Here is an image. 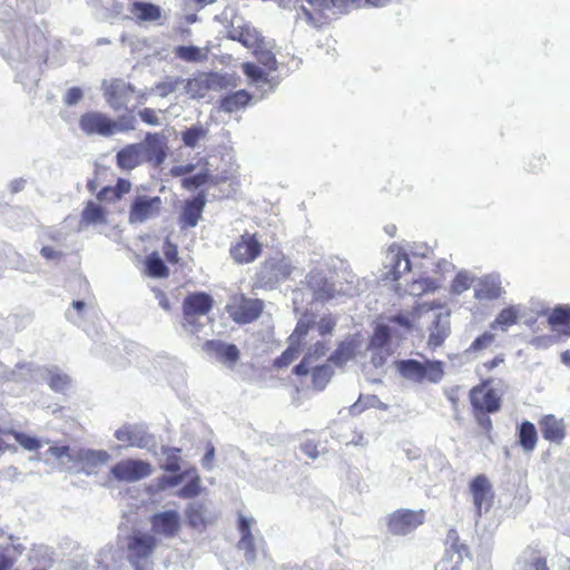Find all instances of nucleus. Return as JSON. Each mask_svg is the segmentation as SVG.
<instances>
[{
    "mask_svg": "<svg viewBox=\"0 0 570 570\" xmlns=\"http://www.w3.org/2000/svg\"><path fill=\"white\" fill-rule=\"evenodd\" d=\"M206 512L207 510L204 503L197 501L189 503L186 509V517L189 524L193 528L205 525L207 522Z\"/></svg>",
    "mask_w": 570,
    "mask_h": 570,
    "instance_id": "obj_43",
    "label": "nucleus"
},
{
    "mask_svg": "<svg viewBox=\"0 0 570 570\" xmlns=\"http://www.w3.org/2000/svg\"><path fill=\"white\" fill-rule=\"evenodd\" d=\"M87 311V304L77 299L71 303V308L66 312V317L72 324L80 326Z\"/></svg>",
    "mask_w": 570,
    "mask_h": 570,
    "instance_id": "obj_57",
    "label": "nucleus"
},
{
    "mask_svg": "<svg viewBox=\"0 0 570 570\" xmlns=\"http://www.w3.org/2000/svg\"><path fill=\"white\" fill-rule=\"evenodd\" d=\"M48 384L50 389L58 393H65L70 386V377L60 372L49 371Z\"/></svg>",
    "mask_w": 570,
    "mask_h": 570,
    "instance_id": "obj_53",
    "label": "nucleus"
},
{
    "mask_svg": "<svg viewBox=\"0 0 570 570\" xmlns=\"http://www.w3.org/2000/svg\"><path fill=\"white\" fill-rule=\"evenodd\" d=\"M384 407L385 405L379 400L376 395H367L365 397L360 396L358 400L351 405L350 412L353 415L361 414L367 407Z\"/></svg>",
    "mask_w": 570,
    "mask_h": 570,
    "instance_id": "obj_54",
    "label": "nucleus"
},
{
    "mask_svg": "<svg viewBox=\"0 0 570 570\" xmlns=\"http://www.w3.org/2000/svg\"><path fill=\"white\" fill-rule=\"evenodd\" d=\"M118 441L127 442L129 446L150 450L155 448L156 441L153 434L144 424L124 425L115 432Z\"/></svg>",
    "mask_w": 570,
    "mask_h": 570,
    "instance_id": "obj_11",
    "label": "nucleus"
},
{
    "mask_svg": "<svg viewBox=\"0 0 570 570\" xmlns=\"http://www.w3.org/2000/svg\"><path fill=\"white\" fill-rule=\"evenodd\" d=\"M111 118L100 111H89L79 119V127L87 136L98 135L102 137L112 136Z\"/></svg>",
    "mask_w": 570,
    "mask_h": 570,
    "instance_id": "obj_15",
    "label": "nucleus"
},
{
    "mask_svg": "<svg viewBox=\"0 0 570 570\" xmlns=\"http://www.w3.org/2000/svg\"><path fill=\"white\" fill-rule=\"evenodd\" d=\"M14 440L26 450L36 451L41 446L40 441L35 438L24 434L23 432H13Z\"/></svg>",
    "mask_w": 570,
    "mask_h": 570,
    "instance_id": "obj_63",
    "label": "nucleus"
},
{
    "mask_svg": "<svg viewBox=\"0 0 570 570\" xmlns=\"http://www.w3.org/2000/svg\"><path fill=\"white\" fill-rule=\"evenodd\" d=\"M263 311L261 299L243 298L242 302L229 308L232 318L238 324H247L259 317Z\"/></svg>",
    "mask_w": 570,
    "mask_h": 570,
    "instance_id": "obj_24",
    "label": "nucleus"
},
{
    "mask_svg": "<svg viewBox=\"0 0 570 570\" xmlns=\"http://www.w3.org/2000/svg\"><path fill=\"white\" fill-rule=\"evenodd\" d=\"M391 338V332L387 325L380 324L375 327L374 334L371 337L370 346L372 348H382Z\"/></svg>",
    "mask_w": 570,
    "mask_h": 570,
    "instance_id": "obj_60",
    "label": "nucleus"
},
{
    "mask_svg": "<svg viewBox=\"0 0 570 570\" xmlns=\"http://www.w3.org/2000/svg\"><path fill=\"white\" fill-rule=\"evenodd\" d=\"M153 469L150 463L137 460H121L111 466V475L119 482H136L150 475Z\"/></svg>",
    "mask_w": 570,
    "mask_h": 570,
    "instance_id": "obj_7",
    "label": "nucleus"
},
{
    "mask_svg": "<svg viewBox=\"0 0 570 570\" xmlns=\"http://www.w3.org/2000/svg\"><path fill=\"white\" fill-rule=\"evenodd\" d=\"M470 402L473 411H485L488 413H495L501 407L500 397L492 389L484 386H474L470 391Z\"/></svg>",
    "mask_w": 570,
    "mask_h": 570,
    "instance_id": "obj_17",
    "label": "nucleus"
},
{
    "mask_svg": "<svg viewBox=\"0 0 570 570\" xmlns=\"http://www.w3.org/2000/svg\"><path fill=\"white\" fill-rule=\"evenodd\" d=\"M514 570H549L547 560L541 553L533 549L527 548L519 556Z\"/></svg>",
    "mask_w": 570,
    "mask_h": 570,
    "instance_id": "obj_30",
    "label": "nucleus"
},
{
    "mask_svg": "<svg viewBox=\"0 0 570 570\" xmlns=\"http://www.w3.org/2000/svg\"><path fill=\"white\" fill-rule=\"evenodd\" d=\"M144 160L154 167L160 166L167 157V138L163 134L147 132L144 141L138 142Z\"/></svg>",
    "mask_w": 570,
    "mask_h": 570,
    "instance_id": "obj_13",
    "label": "nucleus"
},
{
    "mask_svg": "<svg viewBox=\"0 0 570 570\" xmlns=\"http://www.w3.org/2000/svg\"><path fill=\"white\" fill-rule=\"evenodd\" d=\"M242 69L250 82L256 85L258 88L268 85L269 91H272L277 86L274 77L271 78L267 72L253 62H244L242 65Z\"/></svg>",
    "mask_w": 570,
    "mask_h": 570,
    "instance_id": "obj_32",
    "label": "nucleus"
},
{
    "mask_svg": "<svg viewBox=\"0 0 570 570\" xmlns=\"http://www.w3.org/2000/svg\"><path fill=\"white\" fill-rule=\"evenodd\" d=\"M174 52L177 58L187 62H199L207 59V52L196 46H178Z\"/></svg>",
    "mask_w": 570,
    "mask_h": 570,
    "instance_id": "obj_42",
    "label": "nucleus"
},
{
    "mask_svg": "<svg viewBox=\"0 0 570 570\" xmlns=\"http://www.w3.org/2000/svg\"><path fill=\"white\" fill-rule=\"evenodd\" d=\"M141 148L138 142L125 146L116 155L117 166L124 170H132L141 165L145 161Z\"/></svg>",
    "mask_w": 570,
    "mask_h": 570,
    "instance_id": "obj_29",
    "label": "nucleus"
},
{
    "mask_svg": "<svg viewBox=\"0 0 570 570\" xmlns=\"http://www.w3.org/2000/svg\"><path fill=\"white\" fill-rule=\"evenodd\" d=\"M306 282L315 301H330L335 298L342 292V288L337 289L335 285L330 283L321 272H311L306 276Z\"/></svg>",
    "mask_w": 570,
    "mask_h": 570,
    "instance_id": "obj_19",
    "label": "nucleus"
},
{
    "mask_svg": "<svg viewBox=\"0 0 570 570\" xmlns=\"http://www.w3.org/2000/svg\"><path fill=\"white\" fill-rule=\"evenodd\" d=\"M548 322L552 327L568 325L570 323V306L559 305L554 307L548 317Z\"/></svg>",
    "mask_w": 570,
    "mask_h": 570,
    "instance_id": "obj_56",
    "label": "nucleus"
},
{
    "mask_svg": "<svg viewBox=\"0 0 570 570\" xmlns=\"http://www.w3.org/2000/svg\"><path fill=\"white\" fill-rule=\"evenodd\" d=\"M213 307V298L210 295L199 292L193 293L185 297L183 303L184 326L191 327L197 331L196 321L199 316L206 315Z\"/></svg>",
    "mask_w": 570,
    "mask_h": 570,
    "instance_id": "obj_8",
    "label": "nucleus"
},
{
    "mask_svg": "<svg viewBox=\"0 0 570 570\" xmlns=\"http://www.w3.org/2000/svg\"><path fill=\"white\" fill-rule=\"evenodd\" d=\"M423 511L401 509L392 513L389 518V530L395 535H404L416 529L423 523Z\"/></svg>",
    "mask_w": 570,
    "mask_h": 570,
    "instance_id": "obj_12",
    "label": "nucleus"
},
{
    "mask_svg": "<svg viewBox=\"0 0 570 570\" xmlns=\"http://www.w3.org/2000/svg\"><path fill=\"white\" fill-rule=\"evenodd\" d=\"M206 205V197L203 193L185 202L180 213V223L184 227L197 226Z\"/></svg>",
    "mask_w": 570,
    "mask_h": 570,
    "instance_id": "obj_26",
    "label": "nucleus"
},
{
    "mask_svg": "<svg viewBox=\"0 0 570 570\" xmlns=\"http://www.w3.org/2000/svg\"><path fill=\"white\" fill-rule=\"evenodd\" d=\"M149 522L154 534L165 539L178 535L181 527V518L177 510L156 512L150 517Z\"/></svg>",
    "mask_w": 570,
    "mask_h": 570,
    "instance_id": "obj_9",
    "label": "nucleus"
},
{
    "mask_svg": "<svg viewBox=\"0 0 570 570\" xmlns=\"http://www.w3.org/2000/svg\"><path fill=\"white\" fill-rule=\"evenodd\" d=\"M470 491L473 497V503L478 517L482 514V510L488 511L491 507V484L485 475L480 474L473 479L470 484Z\"/></svg>",
    "mask_w": 570,
    "mask_h": 570,
    "instance_id": "obj_23",
    "label": "nucleus"
},
{
    "mask_svg": "<svg viewBox=\"0 0 570 570\" xmlns=\"http://www.w3.org/2000/svg\"><path fill=\"white\" fill-rule=\"evenodd\" d=\"M293 271L294 266L291 259L284 255L266 258L256 272L255 286L274 289L277 285L285 282Z\"/></svg>",
    "mask_w": 570,
    "mask_h": 570,
    "instance_id": "obj_1",
    "label": "nucleus"
},
{
    "mask_svg": "<svg viewBox=\"0 0 570 570\" xmlns=\"http://www.w3.org/2000/svg\"><path fill=\"white\" fill-rule=\"evenodd\" d=\"M301 345L289 341L288 347L282 353L281 356L275 358L274 366L278 368L288 366L298 357Z\"/></svg>",
    "mask_w": 570,
    "mask_h": 570,
    "instance_id": "obj_52",
    "label": "nucleus"
},
{
    "mask_svg": "<svg viewBox=\"0 0 570 570\" xmlns=\"http://www.w3.org/2000/svg\"><path fill=\"white\" fill-rule=\"evenodd\" d=\"M185 82L181 77H167L164 81L156 83L154 91L160 97H167L169 94L175 92Z\"/></svg>",
    "mask_w": 570,
    "mask_h": 570,
    "instance_id": "obj_49",
    "label": "nucleus"
},
{
    "mask_svg": "<svg viewBox=\"0 0 570 570\" xmlns=\"http://www.w3.org/2000/svg\"><path fill=\"white\" fill-rule=\"evenodd\" d=\"M306 282L315 301H330L335 298L342 292V288L337 289L335 285L330 283L321 272H311L306 276Z\"/></svg>",
    "mask_w": 570,
    "mask_h": 570,
    "instance_id": "obj_20",
    "label": "nucleus"
},
{
    "mask_svg": "<svg viewBox=\"0 0 570 570\" xmlns=\"http://www.w3.org/2000/svg\"><path fill=\"white\" fill-rule=\"evenodd\" d=\"M256 523L254 518L246 515H238V531L240 532V539L238 541V549L244 551V556L247 562L252 563L256 560L255 539L252 533V527Z\"/></svg>",
    "mask_w": 570,
    "mask_h": 570,
    "instance_id": "obj_21",
    "label": "nucleus"
},
{
    "mask_svg": "<svg viewBox=\"0 0 570 570\" xmlns=\"http://www.w3.org/2000/svg\"><path fill=\"white\" fill-rule=\"evenodd\" d=\"M157 547V539L148 533H135L128 541V560L135 570H147L146 563Z\"/></svg>",
    "mask_w": 570,
    "mask_h": 570,
    "instance_id": "obj_3",
    "label": "nucleus"
},
{
    "mask_svg": "<svg viewBox=\"0 0 570 570\" xmlns=\"http://www.w3.org/2000/svg\"><path fill=\"white\" fill-rule=\"evenodd\" d=\"M255 57L258 62L263 65L271 71H275L277 69V60L275 55L271 50V46L268 42L263 40V43H259L256 48L253 49Z\"/></svg>",
    "mask_w": 570,
    "mask_h": 570,
    "instance_id": "obj_41",
    "label": "nucleus"
},
{
    "mask_svg": "<svg viewBox=\"0 0 570 570\" xmlns=\"http://www.w3.org/2000/svg\"><path fill=\"white\" fill-rule=\"evenodd\" d=\"M250 98V95L246 90H237L223 97L219 102V108L225 112H235L247 106Z\"/></svg>",
    "mask_w": 570,
    "mask_h": 570,
    "instance_id": "obj_34",
    "label": "nucleus"
},
{
    "mask_svg": "<svg viewBox=\"0 0 570 570\" xmlns=\"http://www.w3.org/2000/svg\"><path fill=\"white\" fill-rule=\"evenodd\" d=\"M72 465H67V471L71 473L83 472L92 474L98 468L105 465L110 454L104 450L76 449Z\"/></svg>",
    "mask_w": 570,
    "mask_h": 570,
    "instance_id": "obj_5",
    "label": "nucleus"
},
{
    "mask_svg": "<svg viewBox=\"0 0 570 570\" xmlns=\"http://www.w3.org/2000/svg\"><path fill=\"white\" fill-rule=\"evenodd\" d=\"M205 351L213 354L217 361L224 363L229 368L239 360V350L233 343H226L220 340H210L205 343Z\"/></svg>",
    "mask_w": 570,
    "mask_h": 570,
    "instance_id": "obj_22",
    "label": "nucleus"
},
{
    "mask_svg": "<svg viewBox=\"0 0 570 570\" xmlns=\"http://www.w3.org/2000/svg\"><path fill=\"white\" fill-rule=\"evenodd\" d=\"M186 94L190 96V98H203L204 92L208 90L206 76H202L199 78L187 79L183 83Z\"/></svg>",
    "mask_w": 570,
    "mask_h": 570,
    "instance_id": "obj_47",
    "label": "nucleus"
},
{
    "mask_svg": "<svg viewBox=\"0 0 570 570\" xmlns=\"http://www.w3.org/2000/svg\"><path fill=\"white\" fill-rule=\"evenodd\" d=\"M542 436L551 442H561L564 438V425L562 420L552 414L544 415L539 422Z\"/></svg>",
    "mask_w": 570,
    "mask_h": 570,
    "instance_id": "obj_31",
    "label": "nucleus"
},
{
    "mask_svg": "<svg viewBox=\"0 0 570 570\" xmlns=\"http://www.w3.org/2000/svg\"><path fill=\"white\" fill-rule=\"evenodd\" d=\"M328 350L330 347L325 341H317L308 347L303 360L294 366L293 373L298 376L307 375L311 367L317 365L316 362L325 356Z\"/></svg>",
    "mask_w": 570,
    "mask_h": 570,
    "instance_id": "obj_28",
    "label": "nucleus"
},
{
    "mask_svg": "<svg viewBox=\"0 0 570 570\" xmlns=\"http://www.w3.org/2000/svg\"><path fill=\"white\" fill-rule=\"evenodd\" d=\"M136 118L132 115H121L117 119H111L112 135L127 132L135 129Z\"/></svg>",
    "mask_w": 570,
    "mask_h": 570,
    "instance_id": "obj_59",
    "label": "nucleus"
},
{
    "mask_svg": "<svg viewBox=\"0 0 570 570\" xmlns=\"http://www.w3.org/2000/svg\"><path fill=\"white\" fill-rule=\"evenodd\" d=\"M163 200L159 196L137 195L130 205L128 220L130 224H141L157 217Z\"/></svg>",
    "mask_w": 570,
    "mask_h": 570,
    "instance_id": "obj_6",
    "label": "nucleus"
},
{
    "mask_svg": "<svg viewBox=\"0 0 570 570\" xmlns=\"http://www.w3.org/2000/svg\"><path fill=\"white\" fill-rule=\"evenodd\" d=\"M494 342V335L485 332L476 337L470 345L466 352L474 353L488 348Z\"/></svg>",
    "mask_w": 570,
    "mask_h": 570,
    "instance_id": "obj_64",
    "label": "nucleus"
},
{
    "mask_svg": "<svg viewBox=\"0 0 570 570\" xmlns=\"http://www.w3.org/2000/svg\"><path fill=\"white\" fill-rule=\"evenodd\" d=\"M306 282L315 301H330L335 298L342 292V288L337 289L335 285L330 283L321 272H311L306 276Z\"/></svg>",
    "mask_w": 570,
    "mask_h": 570,
    "instance_id": "obj_18",
    "label": "nucleus"
},
{
    "mask_svg": "<svg viewBox=\"0 0 570 570\" xmlns=\"http://www.w3.org/2000/svg\"><path fill=\"white\" fill-rule=\"evenodd\" d=\"M309 373L312 375L313 387L317 391H322L333 376V368L330 364L313 365Z\"/></svg>",
    "mask_w": 570,
    "mask_h": 570,
    "instance_id": "obj_39",
    "label": "nucleus"
},
{
    "mask_svg": "<svg viewBox=\"0 0 570 570\" xmlns=\"http://www.w3.org/2000/svg\"><path fill=\"white\" fill-rule=\"evenodd\" d=\"M313 323H314L313 315L305 314L304 316H302L298 320L294 332L289 336V341L296 343L297 345H301L303 337H305L307 335L309 328L313 326Z\"/></svg>",
    "mask_w": 570,
    "mask_h": 570,
    "instance_id": "obj_48",
    "label": "nucleus"
},
{
    "mask_svg": "<svg viewBox=\"0 0 570 570\" xmlns=\"http://www.w3.org/2000/svg\"><path fill=\"white\" fill-rule=\"evenodd\" d=\"M473 279L474 277L469 272H459L451 284L452 293L460 295L468 291Z\"/></svg>",
    "mask_w": 570,
    "mask_h": 570,
    "instance_id": "obj_58",
    "label": "nucleus"
},
{
    "mask_svg": "<svg viewBox=\"0 0 570 570\" xmlns=\"http://www.w3.org/2000/svg\"><path fill=\"white\" fill-rule=\"evenodd\" d=\"M146 269L151 277H165L169 273L167 265L158 253H153L147 256Z\"/></svg>",
    "mask_w": 570,
    "mask_h": 570,
    "instance_id": "obj_45",
    "label": "nucleus"
},
{
    "mask_svg": "<svg viewBox=\"0 0 570 570\" xmlns=\"http://www.w3.org/2000/svg\"><path fill=\"white\" fill-rule=\"evenodd\" d=\"M208 129L202 124L193 125L181 132V140L188 148H196L200 140L207 138Z\"/></svg>",
    "mask_w": 570,
    "mask_h": 570,
    "instance_id": "obj_40",
    "label": "nucleus"
},
{
    "mask_svg": "<svg viewBox=\"0 0 570 570\" xmlns=\"http://www.w3.org/2000/svg\"><path fill=\"white\" fill-rule=\"evenodd\" d=\"M106 214L107 212L100 205L90 200L81 212L80 224L86 226L106 224Z\"/></svg>",
    "mask_w": 570,
    "mask_h": 570,
    "instance_id": "obj_38",
    "label": "nucleus"
},
{
    "mask_svg": "<svg viewBox=\"0 0 570 570\" xmlns=\"http://www.w3.org/2000/svg\"><path fill=\"white\" fill-rule=\"evenodd\" d=\"M446 544L450 546V549L453 550L458 554L456 563L462 561V554L466 551V547L459 542V534L456 530L451 529L446 534Z\"/></svg>",
    "mask_w": 570,
    "mask_h": 570,
    "instance_id": "obj_62",
    "label": "nucleus"
},
{
    "mask_svg": "<svg viewBox=\"0 0 570 570\" xmlns=\"http://www.w3.org/2000/svg\"><path fill=\"white\" fill-rule=\"evenodd\" d=\"M354 345L352 342H341L336 350L330 355L328 361L336 366H343L354 356Z\"/></svg>",
    "mask_w": 570,
    "mask_h": 570,
    "instance_id": "obj_44",
    "label": "nucleus"
},
{
    "mask_svg": "<svg viewBox=\"0 0 570 570\" xmlns=\"http://www.w3.org/2000/svg\"><path fill=\"white\" fill-rule=\"evenodd\" d=\"M384 269V281H399L403 273L410 272L411 262L405 253L391 247L385 256Z\"/></svg>",
    "mask_w": 570,
    "mask_h": 570,
    "instance_id": "obj_16",
    "label": "nucleus"
},
{
    "mask_svg": "<svg viewBox=\"0 0 570 570\" xmlns=\"http://www.w3.org/2000/svg\"><path fill=\"white\" fill-rule=\"evenodd\" d=\"M189 478V469L184 472H176L173 475H161L157 479V487L159 490H166L167 488H175L179 485L184 480Z\"/></svg>",
    "mask_w": 570,
    "mask_h": 570,
    "instance_id": "obj_55",
    "label": "nucleus"
},
{
    "mask_svg": "<svg viewBox=\"0 0 570 570\" xmlns=\"http://www.w3.org/2000/svg\"><path fill=\"white\" fill-rule=\"evenodd\" d=\"M337 320L332 314H326L321 317L318 322L313 323V325L316 327L320 335L324 336L326 334L332 333L334 327L336 326Z\"/></svg>",
    "mask_w": 570,
    "mask_h": 570,
    "instance_id": "obj_61",
    "label": "nucleus"
},
{
    "mask_svg": "<svg viewBox=\"0 0 570 570\" xmlns=\"http://www.w3.org/2000/svg\"><path fill=\"white\" fill-rule=\"evenodd\" d=\"M262 253V244L255 234L245 233L229 248L232 258L237 264H248L254 262Z\"/></svg>",
    "mask_w": 570,
    "mask_h": 570,
    "instance_id": "obj_14",
    "label": "nucleus"
},
{
    "mask_svg": "<svg viewBox=\"0 0 570 570\" xmlns=\"http://www.w3.org/2000/svg\"><path fill=\"white\" fill-rule=\"evenodd\" d=\"M503 292L499 274L485 275L479 278L474 286V297L479 301L497 299Z\"/></svg>",
    "mask_w": 570,
    "mask_h": 570,
    "instance_id": "obj_25",
    "label": "nucleus"
},
{
    "mask_svg": "<svg viewBox=\"0 0 570 570\" xmlns=\"http://www.w3.org/2000/svg\"><path fill=\"white\" fill-rule=\"evenodd\" d=\"M450 332V313L446 311L434 313L430 327L429 345L433 347L441 346Z\"/></svg>",
    "mask_w": 570,
    "mask_h": 570,
    "instance_id": "obj_27",
    "label": "nucleus"
},
{
    "mask_svg": "<svg viewBox=\"0 0 570 570\" xmlns=\"http://www.w3.org/2000/svg\"><path fill=\"white\" fill-rule=\"evenodd\" d=\"M163 453L166 454L165 463L161 465L167 472L176 473L180 471V450L177 448H163Z\"/></svg>",
    "mask_w": 570,
    "mask_h": 570,
    "instance_id": "obj_50",
    "label": "nucleus"
},
{
    "mask_svg": "<svg viewBox=\"0 0 570 570\" xmlns=\"http://www.w3.org/2000/svg\"><path fill=\"white\" fill-rule=\"evenodd\" d=\"M76 449H71L69 446H50L48 449V453L55 456L57 460H59L60 465L62 469L67 471V465H72L73 463V455Z\"/></svg>",
    "mask_w": 570,
    "mask_h": 570,
    "instance_id": "obj_51",
    "label": "nucleus"
},
{
    "mask_svg": "<svg viewBox=\"0 0 570 570\" xmlns=\"http://www.w3.org/2000/svg\"><path fill=\"white\" fill-rule=\"evenodd\" d=\"M130 12L134 13L140 21H156L161 17V9L151 2L134 1L131 3Z\"/></svg>",
    "mask_w": 570,
    "mask_h": 570,
    "instance_id": "obj_37",
    "label": "nucleus"
},
{
    "mask_svg": "<svg viewBox=\"0 0 570 570\" xmlns=\"http://www.w3.org/2000/svg\"><path fill=\"white\" fill-rule=\"evenodd\" d=\"M101 88L107 104L115 111L128 109V104L136 91L134 85L120 78L104 80Z\"/></svg>",
    "mask_w": 570,
    "mask_h": 570,
    "instance_id": "obj_4",
    "label": "nucleus"
},
{
    "mask_svg": "<svg viewBox=\"0 0 570 570\" xmlns=\"http://www.w3.org/2000/svg\"><path fill=\"white\" fill-rule=\"evenodd\" d=\"M436 284L431 278H419L413 279L411 283L406 284L403 288L402 284L399 283L395 287V291L399 295L407 294L411 296H421L425 293L434 292L436 289Z\"/></svg>",
    "mask_w": 570,
    "mask_h": 570,
    "instance_id": "obj_33",
    "label": "nucleus"
},
{
    "mask_svg": "<svg viewBox=\"0 0 570 570\" xmlns=\"http://www.w3.org/2000/svg\"><path fill=\"white\" fill-rule=\"evenodd\" d=\"M227 38L240 42L248 49H254L259 43H263L264 37L262 33L249 22L244 21L243 18H234L227 30Z\"/></svg>",
    "mask_w": 570,
    "mask_h": 570,
    "instance_id": "obj_10",
    "label": "nucleus"
},
{
    "mask_svg": "<svg viewBox=\"0 0 570 570\" xmlns=\"http://www.w3.org/2000/svg\"><path fill=\"white\" fill-rule=\"evenodd\" d=\"M396 370L405 380L417 383L424 380L431 383H440L444 376L443 363L441 361H426L424 363L409 358L395 363Z\"/></svg>",
    "mask_w": 570,
    "mask_h": 570,
    "instance_id": "obj_2",
    "label": "nucleus"
},
{
    "mask_svg": "<svg viewBox=\"0 0 570 570\" xmlns=\"http://www.w3.org/2000/svg\"><path fill=\"white\" fill-rule=\"evenodd\" d=\"M189 481L178 491V497L183 499H191L200 492V479L194 468L189 469Z\"/></svg>",
    "mask_w": 570,
    "mask_h": 570,
    "instance_id": "obj_46",
    "label": "nucleus"
},
{
    "mask_svg": "<svg viewBox=\"0 0 570 570\" xmlns=\"http://www.w3.org/2000/svg\"><path fill=\"white\" fill-rule=\"evenodd\" d=\"M521 309V305H511L503 308L491 324V328L499 327L502 332H507L510 326L518 323Z\"/></svg>",
    "mask_w": 570,
    "mask_h": 570,
    "instance_id": "obj_35",
    "label": "nucleus"
},
{
    "mask_svg": "<svg viewBox=\"0 0 570 570\" xmlns=\"http://www.w3.org/2000/svg\"><path fill=\"white\" fill-rule=\"evenodd\" d=\"M519 444L524 452H532L538 442V433L534 424L523 421L518 428Z\"/></svg>",
    "mask_w": 570,
    "mask_h": 570,
    "instance_id": "obj_36",
    "label": "nucleus"
}]
</instances>
